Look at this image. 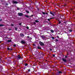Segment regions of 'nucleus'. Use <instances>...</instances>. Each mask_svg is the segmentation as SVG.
Wrapping results in <instances>:
<instances>
[{"instance_id": "nucleus-11", "label": "nucleus", "mask_w": 75, "mask_h": 75, "mask_svg": "<svg viewBox=\"0 0 75 75\" xmlns=\"http://www.w3.org/2000/svg\"><path fill=\"white\" fill-rule=\"evenodd\" d=\"M50 31H51V32L52 33H53L54 32V30H50Z\"/></svg>"}, {"instance_id": "nucleus-40", "label": "nucleus", "mask_w": 75, "mask_h": 75, "mask_svg": "<svg viewBox=\"0 0 75 75\" xmlns=\"http://www.w3.org/2000/svg\"><path fill=\"white\" fill-rule=\"evenodd\" d=\"M2 21V19H0V21Z\"/></svg>"}, {"instance_id": "nucleus-4", "label": "nucleus", "mask_w": 75, "mask_h": 75, "mask_svg": "<svg viewBox=\"0 0 75 75\" xmlns=\"http://www.w3.org/2000/svg\"><path fill=\"white\" fill-rule=\"evenodd\" d=\"M62 60H63V62H67V60L65 59L64 58H63L62 59Z\"/></svg>"}, {"instance_id": "nucleus-31", "label": "nucleus", "mask_w": 75, "mask_h": 75, "mask_svg": "<svg viewBox=\"0 0 75 75\" xmlns=\"http://www.w3.org/2000/svg\"><path fill=\"white\" fill-rule=\"evenodd\" d=\"M26 11L27 13H29V11Z\"/></svg>"}, {"instance_id": "nucleus-3", "label": "nucleus", "mask_w": 75, "mask_h": 75, "mask_svg": "<svg viewBox=\"0 0 75 75\" xmlns=\"http://www.w3.org/2000/svg\"><path fill=\"white\" fill-rule=\"evenodd\" d=\"M19 16H23V14L22 13H18Z\"/></svg>"}, {"instance_id": "nucleus-13", "label": "nucleus", "mask_w": 75, "mask_h": 75, "mask_svg": "<svg viewBox=\"0 0 75 75\" xmlns=\"http://www.w3.org/2000/svg\"><path fill=\"white\" fill-rule=\"evenodd\" d=\"M38 49H39L40 50H41V48L40 47H39L38 46Z\"/></svg>"}, {"instance_id": "nucleus-29", "label": "nucleus", "mask_w": 75, "mask_h": 75, "mask_svg": "<svg viewBox=\"0 0 75 75\" xmlns=\"http://www.w3.org/2000/svg\"><path fill=\"white\" fill-rule=\"evenodd\" d=\"M11 26H14V25L13 24H11Z\"/></svg>"}, {"instance_id": "nucleus-43", "label": "nucleus", "mask_w": 75, "mask_h": 75, "mask_svg": "<svg viewBox=\"0 0 75 75\" xmlns=\"http://www.w3.org/2000/svg\"><path fill=\"white\" fill-rule=\"evenodd\" d=\"M41 54L42 55H43V53H41Z\"/></svg>"}, {"instance_id": "nucleus-41", "label": "nucleus", "mask_w": 75, "mask_h": 75, "mask_svg": "<svg viewBox=\"0 0 75 75\" xmlns=\"http://www.w3.org/2000/svg\"><path fill=\"white\" fill-rule=\"evenodd\" d=\"M50 20H51V19H52V18H50Z\"/></svg>"}, {"instance_id": "nucleus-26", "label": "nucleus", "mask_w": 75, "mask_h": 75, "mask_svg": "<svg viewBox=\"0 0 75 75\" xmlns=\"http://www.w3.org/2000/svg\"><path fill=\"white\" fill-rule=\"evenodd\" d=\"M28 72H30V69H28Z\"/></svg>"}, {"instance_id": "nucleus-49", "label": "nucleus", "mask_w": 75, "mask_h": 75, "mask_svg": "<svg viewBox=\"0 0 75 75\" xmlns=\"http://www.w3.org/2000/svg\"><path fill=\"white\" fill-rule=\"evenodd\" d=\"M0 43H1V41H0Z\"/></svg>"}, {"instance_id": "nucleus-38", "label": "nucleus", "mask_w": 75, "mask_h": 75, "mask_svg": "<svg viewBox=\"0 0 75 75\" xmlns=\"http://www.w3.org/2000/svg\"><path fill=\"white\" fill-rule=\"evenodd\" d=\"M65 58H67V56H65Z\"/></svg>"}, {"instance_id": "nucleus-21", "label": "nucleus", "mask_w": 75, "mask_h": 75, "mask_svg": "<svg viewBox=\"0 0 75 75\" xmlns=\"http://www.w3.org/2000/svg\"><path fill=\"white\" fill-rule=\"evenodd\" d=\"M28 65V64H27V63H26L25 64V66H27Z\"/></svg>"}, {"instance_id": "nucleus-19", "label": "nucleus", "mask_w": 75, "mask_h": 75, "mask_svg": "<svg viewBox=\"0 0 75 75\" xmlns=\"http://www.w3.org/2000/svg\"><path fill=\"white\" fill-rule=\"evenodd\" d=\"M69 32H72V30L71 29H70L69 30Z\"/></svg>"}, {"instance_id": "nucleus-5", "label": "nucleus", "mask_w": 75, "mask_h": 75, "mask_svg": "<svg viewBox=\"0 0 75 75\" xmlns=\"http://www.w3.org/2000/svg\"><path fill=\"white\" fill-rule=\"evenodd\" d=\"M20 35L21 37H24V35L23 33H21L20 34Z\"/></svg>"}, {"instance_id": "nucleus-37", "label": "nucleus", "mask_w": 75, "mask_h": 75, "mask_svg": "<svg viewBox=\"0 0 75 75\" xmlns=\"http://www.w3.org/2000/svg\"><path fill=\"white\" fill-rule=\"evenodd\" d=\"M53 56L55 57V54H53Z\"/></svg>"}, {"instance_id": "nucleus-10", "label": "nucleus", "mask_w": 75, "mask_h": 75, "mask_svg": "<svg viewBox=\"0 0 75 75\" xmlns=\"http://www.w3.org/2000/svg\"><path fill=\"white\" fill-rule=\"evenodd\" d=\"M7 42H12L11 40H7Z\"/></svg>"}, {"instance_id": "nucleus-36", "label": "nucleus", "mask_w": 75, "mask_h": 75, "mask_svg": "<svg viewBox=\"0 0 75 75\" xmlns=\"http://www.w3.org/2000/svg\"><path fill=\"white\" fill-rule=\"evenodd\" d=\"M17 9L18 10H19V8H17Z\"/></svg>"}, {"instance_id": "nucleus-34", "label": "nucleus", "mask_w": 75, "mask_h": 75, "mask_svg": "<svg viewBox=\"0 0 75 75\" xmlns=\"http://www.w3.org/2000/svg\"><path fill=\"white\" fill-rule=\"evenodd\" d=\"M27 38H30V36H27Z\"/></svg>"}, {"instance_id": "nucleus-18", "label": "nucleus", "mask_w": 75, "mask_h": 75, "mask_svg": "<svg viewBox=\"0 0 75 75\" xmlns=\"http://www.w3.org/2000/svg\"><path fill=\"white\" fill-rule=\"evenodd\" d=\"M51 38L53 40H54V39H55V38L53 37H52Z\"/></svg>"}, {"instance_id": "nucleus-2", "label": "nucleus", "mask_w": 75, "mask_h": 75, "mask_svg": "<svg viewBox=\"0 0 75 75\" xmlns=\"http://www.w3.org/2000/svg\"><path fill=\"white\" fill-rule=\"evenodd\" d=\"M12 2L13 4H18V2L14 0L12 1Z\"/></svg>"}, {"instance_id": "nucleus-33", "label": "nucleus", "mask_w": 75, "mask_h": 75, "mask_svg": "<svg viewBox=\"0 0 75 75\" xmlns=\"http://www.w3.org/2000/svg\"><path fill=\"white\" fill-rule=\"evenodd\" d=\"M34 16V15H32L31 16H30V17H33V16Z\"/></svg>"}, {"instance_id": "nucleus-50", "label": "nucleus", "mask_w": 75, "mask_h": 75, "mask_svg": "<svg viewBox=\"0 0 75 75\" xmlns=\"http://www.w3.org/2000/svg\"><path fill=\"white\" fill-rule=\"evenodd\" d=\"M46 14H48V13H46Z\"/></svg>"}, {"instance_id": "nucleus-53", "label": "nucleus", "mask_w": 75, "mask_h": 75, "mask_svg": "<svg viewBox=\"0 0 75 75\" xmlns=\"http://www.w3.org/2000/svg\"><path fill=\"white\" fill-rule=\"evenodd\" d=\"M19 0V1H20V0Z\"/></svg>"}, {"instance_id": "nucleus-32", "label": "nucleus", "mask_w": 75, "mask_h": 75, "mask_svg": "<svg viewBox=\"0 0 75 75\" xmlns=\"http://www.w3.org/2000/svg\"><path fill=\"white\" fill-rule=\"evenodd\" d=\"M57 38H59V36H58V35L57 36Z\"/></svg>"}, {"instance_id": "nucleus-16", "label": "nucleus", "mask_w": 75, "mask_h": 75, "mask_svg": "<svg viewBox=\"0 0 75 75\" xmlns=\"http://www.w3.org/2000/svg\"><path fill=\"white\" fill-rule=\"evenodd\" d=\"M35 22H36V23H38L39 22V21H38L37 20H35Z\"/></svg>"}, {"instance_id": "nucleus-12", "label": "nucleus", "mask_w": 75, "mask_h": 75, "mask_svg": "<svg viewBox=\"0 0 75 75\" xmlns=\"http://www.w3.org/2000/svg\"><path fill=\"white\" fill-rule=\"evenodd\" d=\"M25 16L26 17H27V18H29V16H27L26 15H25Z\"/></svg>"}, {"instance_id": "nucleus-24", "label": "nucleus", "mask_w": 75, "mask_h": 75, "mask_svg": "<svg viewBox=\"0 0 75 75\" xmlns=\"http://www.w3.org/2000/svg\"><path fill=\"white\" fill-rule=\"evenodd\" d=\"M7 49L8 50H10V48H8Z\"/></svg>"}, {"instance_id": "nucleus-47", "label": "nucleus", "mask_w": 75, "mask_h": 75, "mask_svg": "<svg viewBox=\"0 0 75 75\" xmlns=\"http://www.w3.org/2000/svg\"><path fill=\"white\" fill-rule=\"evenodd\" d=\"M5 38H6V37H5Z\"/></svg>"}, {"instance_id": "nucleus-1", "label": "nucleus", "mask_w": 75, "mask_h": 75, "mask_svg": "<svg viewBox=\"0 0 75 75\" xmlns=\"http://www.w3.org/2000/svg\"><path fill=\"white\" fill-rule=\"evenodd\" d=\"M39 44L41 46H44V43L42 42H41V41H40Z\"/></svg>"}, {"instance_id": "nucleus-8", "label": "nucleus", "mask_w": 75, "mask_h": 75, "mask_svg": "<svg viewBox=\"0 0 75 75\" xmlns=\"http://www.w3.org/2000/svg\"><path fill=\"white\" fill-rule=\"evenodd\" d=\"M18 58L19 59H20L21 58V56H20V55H19L18 56Z\"/></svg>"}, {"instance_id": "nucleus-48", "label": "nucleus", "mask_w": 75, "mask_h": 75, "mask_svg": "<svg viewBox=\"0 0 75 75\" xmlns=\"http://www.w3.org/2000/svg\"><path fill=\"white\" fill-rule=\"evenodd\" d=\"M57 6H59V5H57Z\"/></svg>"}, {"instance_id": "nucleus-6", "label": "nucleus", "mask_w": 75, "mask_h": 75, "mask_svg": "<svg viewBox=\"0 0 75 75\" xmlns=\"http://www.w3.org/2000/svg\"><path fill=\"white\" fill-rule=\"evenodd\" d=\"M21 43L22 44H25V42L23 40H22L21 42Z\"/></svg>"}, {"instance_id": "nucleus-27", "label": "nucleus", "mask_w": 75, "mask_h": 75, "mask_svg": "<svg viewBox=\"0 0 75 75\" xmlns=\"http://www.w3.org/2000/svg\"><path fill=\"white\" fill-rule=\"evenodd\" d=\"M47 20H48V21H50L51 20L50 19H48Z\"/></svg>"}, {"instance_id": "nucleus-25", "label": "nucleus", "mask_w": 75, "mask_h": 75, "mask_svg": "<svg viewBox=\"0 0 75 75\" xmlns=\"http://www.w3.org/2000/svg\"><path fill=\"white\" fill-rule=\"evenodd\" d=\"M56 41L57 42H58V40L57 39H56Z\"/></svg>"}, {"instance_id": "nucleus-20", "label": "nucleus", "mask_w": 75, "mask_h": 75, "mask_svg": "<svg viewBox=\"0 0 75 75\" xmlns=\"http://www.w3.org/2000/svg\"><path fill=\"white\" fill-rule=\"evenodd\" d=\"M42 13L43 14H44V15H45V13L44 12H42Z\"/></svg>"}, {"instance_id": "nucleus-30", "label": "nucleus", "mask_w": 75, "mask_h": 75, "mask_svg": "<svg viewBox=\"0 0 75 75\" xmlns=\"http://www.w3.org/2000/svg\"><path fill=\"white\" fill-rule=\"evenodd\" d=\"M5 5H6V6H8V4L6 3L5 4Z\"/></svg>"}, {"instance_id": "nucleus-23", "label": "nucleus", "mask_w": 75, "mask_h": 75, "mask_svg": "<svg viewBox=\"0 0 75 75\" xmlns=\"http://www.w3.org/2000/svg\"><path fill=\"white\" fill-rule=\"evenodd\" d=\"M18 28H16V27L15 28V30H16V31H17V29H18Z\"/></svg>"}, {"instance_id": "nucleus-15", "label": "nucleus", "mask_w": 75, "mask_h": 75, "mask_svg": "<svg viewBox=\"0 0 75 75\" xmlns=\"http://www.w3.org/2000/svg\"><path fill=\"white\" fill-rule=\"evenodd\" d=\"M59 74H62V72L61 71H59Z\"/></svg>"}, {"instance_id": "nucleus-44", "label": "nucleus", "mask_w": 75, "mask_h": 75, "mask_svg": "<svg viewBox=\"0 0 75 75\" xmlns=\"http://www.w3.org/2000/svg\"><path fill=\"white\" fill-rule=\"evenodd\" d=\"M33 46H35V44L33 45Z\"/></svg>"}, {"instance_id": "nucleus-7", "label": "nucleus", "mask_w": 75, "mask_h": 75, "mask_svg": "<svg viewBox=\"0 0 75 75\" xmlns=\"http://www.w3.org/2000/svg\"><path fill=\"white\" fill-rule=\"evenodd\" d=\"M41 38L42 39H44V38H45V36L44 35H42L41 36Z\"/></svg>"}, {"instance_id": "nucleus-39", "label": "nucleus", "mask_w": 75, "mask_h": 75, "mask_svg": "<svg viewBox=\"0 0 75 75\" xmlns=\"http://www.w3.org/2000/svg\"><path fill=\"white\" fill-rule=\"evenodd\" d=\"M10 50H13V49H10Z\"/></svg>"}, {"instance_id": "nucleus-17", "label": "nucleus", "mask_w": 75, "mask_h": 75, "mask_svg": "<svg viewBox=\"0 0 75 75\" xmlns=\"http://www.w3.org/2000/svg\"><path fill=\"white\" fill-rule=\"evenodd\" d=\"M58 21H59V24H61V21H59V20H58Z\"/></svg>"}, {"instance_id": "nucleus-45", "label": "nucleus", "mask_w": 75, "mask_h": 75, "mask_svg": "<svg viewBox=\"0 0 75 75\" xmlns=\"http://www.w3.org/2000/svg\"><path fill=\"white\" fill-rule=\"evenodd\" d=\"M50 51H52V49H50Z\"/></svg>"}, {"instance_id": "nucleus-51", "label": "nucleus", "mask_w": 75, "mask_h": 75, "mask_svg": "<svg viewBox=\"0 0 75 75\" xmlns=\"http://www.w3.org/2000/svg\"><path fill=\"white\" fill-rule=\"evenodd\" d=\"M17 52H16V54H17Z\"/></svg>"}, {"instance_id": "nucleus-46", "label": "nucleus", "mask_w": 75, "mask_h": 75, "mask_svg": "<svg viewBox=\"0 0 75 75\" xmlns=\"http://www.w3.org/2000/svg\"><path fill=\"white\" fill-rule=\"evenodd\" d=\"M64 24H66V22H64Z\"/></svg>"}, {"instance_id": "nucleus-52", "label": "nucleus", "mask_w": 75, "mask_h": 75, "mask_svg": "<svg viewBox=\"0 0 75 75\" xmlns=\"http://www.w3.org/2000/svg\"><path fill=\"white\" fill-rule=\"evenodd\" d=\"M1 59V58H0V59Z\"/></svg>"}, {"instance_id": "nucleus-14", "label": "nucleus", "mask_w": 75, "mask_h": 75, "mask_svg": "<svg viewBox=\"0 0 75 75\" xmlns=\"http://www.w3.org/2000/svg\"><path fill=\"white\" fill-rule=\"evenodd\" d=\"M3 26H4V25L0 24V27H3Z\"/></svg>"}, {"instance_id": "nucleus-42", "label": "nucleus", "mask_w": 75, "mask_h": 75, "mask_svg": "<svg viewBox=\"0 0 75 75\" xmlns=\"http://www.w3.org/2000/svg\"><path fill=\"white\" fill-rule=\"evenodd\" d=\"M52 19H54V18H53V17H52Z\"/></svg>"}, {"instance_id": "nucleus-9", "label": "nucleus", "mask_w": 75, "mask_h": 75, "mask_svg": "<svg viewBox=\"0 0 75 75\" xmlns=\"http://www.w3.org/2000/svg\"><path fill=\"white\" fill-rule=\"evenodd\" d=\"M50 14H51V15H52V16H54V13H53L52 12H50Z\"/></svg>"}, {"instance_id": "nucleus-35", "label": "nucleus", "mask_w": 75, "mask_h": 75, "mask_svg": "<svg viewBox=\"0 0 75 75\" xmlns=\"http://www.w3.org/2000/svg\"><path fill=\"white\" fill-rule=\"evenodd\" d=\"M26 28H27V29H28V28H29L28 26H27L26 27Z\"/></svg>"}, {"instance_id": "nucleus-28", "label": "nucleus", "mask_w": 75, "mask_h": 75, "mask_svg": "<svg viewBox=\"0 0 75 75\" xmlns=\"http://www.w3.org/2000/svg\"><path fill=\"white\" fill-rule=\"evenodd\" d=\"M19 25H21V23H19Z\"/></svg>"}, {"instance_id": "nucleus-22", "label": "nucleus", "mask_w": 75, "mask_h": 75, "mask_svg": "<svg viewBox=\"0 0 75 75\" xmlns=\"http://www.w3.org/2000/svg\"><path fill=\"white\" fill-rule=\"evenodd\" d=\"M13 46L14 47H16V44H15L13 45Z\"/></svg>"}]
</instances>
